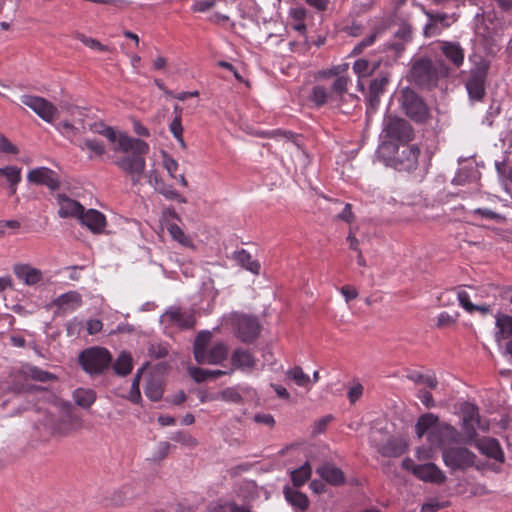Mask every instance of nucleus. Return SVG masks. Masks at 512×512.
Wrapping results in <instances>:
<instances>
[{
    "label": "nucleus",
    "instance_id": "obj_50",
    "mask_svg": "<svg viewBox=\"0 0 512 512\" xmlns=\"http://www.w3.org/2000/svg\"><path fill=\"white\" fill-rule=\"evenodd\" d=\"M409 378L412 381H414L415 383L424 384L431 389L436 388V386L438 384L437 378L434 374L424 375V374L417 373V374H413V375L409 376Z\"/></svg>",
    "mask_w": 512,
    "mask_h": 512
},
{
    "label": "nucleus",
    "instance_id": "obj_11",
    "mask_svg": "<svg viewBox=\"0 0 512 512\" xmlns=\"http://www.w3.org/2000/svg\"><path fill=\"white\" fill-rule=\"evenodd\" d=\"M438 417L432 413H426L419 417L416 425L415 432L419 438L423 437L424 434L434 433V439L437 437V433L446 434L448 436H453L456 433V430L449 424H443L440 427H437Z\"/></svg>",
    "mask_w": 512,
    "mask_h": 512
},
{
    "label": "nucleus",
    "instance_id": "obj_35",
    "mask_svg": "<svg viewBox=\"0 0 512 512\" xmlns=\"http://www.w3.org/2000/svg\"><path fill=\"white\" fill-rule=\"evenodd\" d=\"M96 397V392L90 388H78L73 392V400L84 409L90 408L94 404Z\"/></svg>",
    "mask_w": 512,
    "mask_h": 512
},
{
    "label": "nucleus",
    "instance_id": "obj_27",
    "mask_svg": "<svg viewBox=\"0 0 512 512\" xmlns=\"http://www.w3.org/2000/svg\"><path fill=\"white\" fill-rule=\"evenodd\" d=\"M483 69L478 73L477 76L470 75L466 89L471 99L481 100L485 95V80L483 77Z\"/></svg>",
    "mask_w": 512,
    "mask_h": 512
},
{
    "label": "nucleus",
    "instance_id": "obj_52",
    "mask_svg": "<svg viewBox=\"0 0 512 512\" xmlns=\"http://www.w3.org/2000/svg\"><path fill=\"white\" fill-rule=\"evenodd\" d=\"M350 82L351 80L349 77L343 75L338 76L331 86L332 92L339 96H343L347 92Z\"/></svg>",
    "mask_w": 512,
    "mask_h": 512
},
{
    "label": "nucleus",
    "instance_id": "obj_57",
    "mask_svg": "<svg viewBox=\"0 0 512 512\" xmlns=\"http://www.w3.org/2000/svg\"><path fill=\"white\" fill-rule=\"evenodd\" d=\"M388 84V78L386 76H380L373 79L369 86V92L373 94H383L386 85Z\"/></svg>",
    "mask_w": 512,
    "mask_h": 512
},
{
    "label": "nucleus",
    "instance_id": "obj_60",
    "mask_svg": "<svg viewBox=\"0 0 512 512\" xmlns=\"http://www.w3.org/2000/svg\"><path fill=\"white\" fill-rule=\"evenodd\" d=\"M57 129L62 135L69 139H72L78 133V128H76L73 124H71L68 121L60 122L57 125Z\"/></svg>",
    "mask_w": 512,
    "mask_h": 512
},
{
    "label": "nucleus",
    "instance_id": "obj_15",
    "mask_svg": "<svg viewBox=\"0 0 512 512\" xmlns=\"http://www.w3.org/2000/svg\"><path fill=\"white\" fill-rule=\"evenodd\" d=\"M27 180L33 184L45 185L50 190H57L60 187L56 172L48 167H38L30 170L27 174Z\"/></svg>",
    "mask_w": 512,
    "mask_h": 512
},
{
    "label": "nucleus",
    "instance_id": "obj_36",
    "mask_svg": "<svg viewBox=\"0 0 512 512\" xmlns=\"http://www.w3.org/2000/svg\"><path fill=\"white\" fill-rule=\"evenodd\" d=\"M189 374L194 379V381L200 383L208 379L218 378L223 375H230V372H227V370H210L199 367H190Z\"/></svg>",
    "mask_w": 512,
    "mask_h": 512
},
{
    "label": "nucleus",
    "instance_id": "obj_55",
    "mask_svg": "<svg viewBox=\"0 0 512 512\" xmlns=\"http://www.w3.org/2000/svg\"><path fill=\"white\" fill-rule=\"evenodd\" d=\"M143 369H140L136 375L134 376L133 378V381H132V385H131V390H130V393H129V400L132 401L133 403H138L139 400L141 399V393H140V389H139V383H140V377H141V372H142Z\"/></svg>",
    "mask_w": 512,
    "mask_h": 512
},
{
    "label": "nucleus",
    "instance_id": "obj_6",
    "mask_svg": "<svg viewBox=\"0 0 512 512\" xmlns=\"http://www.w3.org/2000/svg\"><path fill=\"white\" fill-rule=\"evenodd\" d=\"M401 106L405 114L416 122H423L429 116L427 105L410 88H404L401 91Z\"/></svg>",
    "mask_w": 512,
    "mask_h": 512
},
{
    "label": "nucleus",
    "instance_id": "obj_58",
    "mask_svg": "<svg viewBox=\"0 0 512 512\" xmlns=\"http://www.w3.org/2000/svg\"><path fill=\"white\" fill-rule=\"evenodd\" d=\"M457 299L459 305L468 313H473V303L471 302V297L469 293L465 290H459L457 292Z\"/></svg>",
    "mask_w": 512,
    "mask_h": 512
},
{
    "label": "nucleus",
    "instance_id": "obj_34",
    "mask_svg": "<svg viewBox=\"0 0 512 512\" xmlns=\"http://www.w3.org/2000/svg\"><path fill=\"white\" fill-rule=\"evenodd\" d=\"M283 493L285 499L294 507L305 511L309 506V500L306 494L294 490L288 486L284 487Z\"/></svg>",
    "mask_w": 512,
    "mask_h": 512
},
{
    "label": "nucleus",
    "instance_id": "obj_64",
    "mask_svg": "<svg viewBox=\"0 0 512 512\" xmlns=\"http://www.w3.org/2000/svg\"><path fill=\"white\" fill-rule=\"evenodd\" d=\"M0 152L6 154H17V147L10 142V140L0 133Z\"/></svg>",
    "mask_w": 512,
    "mask_h": 512
},
{
    "label": "nucleus",
    "instance_id": "obj_42",
    "mask_svg": "<svg viewBox=\"0 0 512 512\" xmlns=\"http://www.w3.org/2000/svg\"><path fill=\"white\" fill-rule=\"evenodd\" d=\"M24 375L27 378H30L32 380L39 381V382H48V381L56 379V377L53 374H51L47 371H44L36 366L25 367Z\"/></svg>",
    "mask_w": 512,
    "mask_h": 512
},
{
    "label": "nucleus",
    "instance_id": "obj_4",
    "mask_svg": "<svg viewBox=\"0 0 512 512\" xmlns=\"http://www.w3.org/2000/svg\"><path fill=\"white\" fill-rule=\"evenodd\" d=\"M79 361L82 368L89 374H100L106 370L112 361L110 352L102 347H92L84 350Z\"/></svg>",
    "mask_w": 512,
    "mask_h": 512
},
{
    "label": "nucleus",
    "instance_id": "obj_26",
    "mask_svg": "<svg viewBox=\"0 0 512 512\" xmlns=\"http://www.w3.org/2000/svg\"><path fill=\"white\" fill-rule=\"evenodd\" d=\"M82 427V418L76 414L68 413L58 422L55 431L60 435H68L73 431L82 429Z\"/></svg>",
    "mask_w": 512,
    "mask_h": 512
},
{
    "label": "nucleus",
    "instance_id": "obj_22",
    "mask_svg": "<svg viewBox=\"0 0 512 512\" xmlns=\"http://www.w3.org/2000/svg\"><path fill=\"white\" fill-rule=\"evenodd\" d=\"M441 52L455 67H460L463 65L465 52L458 42L442 41Z\"/></svg>",
    "mask_w": 512,
    "mask_h": 512
},
{
    "label": "nucleus",
    "instance_id": "obj_32",
    "mask_svg": "<svg viewBox=\"0 0 512 512\" xmlns=\"http://www.w3.org/2000/svg\"><path fill=\"white\" fill-rule=\"evenodd\" d=\"M234 260L237 262L238 265L246 269L247 271H250L251 273L258 275L260 273L261 265L260 263L253 259L251 254L242 249L239 251H236L233 256Z\"/></svg>",
    "mask_w": 512,
    "mask_h": 512
},
{
    "label": "nucleus",
    "instance_id": "obj_41",
    "mask_svg": "<svg viewBox=\"0 0 512 512\" xmlns=\"http://www.w3.org/2000/svg\"><path fill=\"white\" fill-rule=\"evenodd\" d=\"M312 468L308 462L291 472V480L294 486L299 487L305 484L310 478Z\"/></svg>",
    "mask_w": 512,
    "mask_h": 512
},
{
    "label": "nucleus",
    "instance_id": "obj_28",
    "mask_svg": "<svg viewBox=\"0 0 512 512\" xmlns=\"http://www.w3.org/2000/svg\"><path fill=\"white\" fill-rule=\"evenodd\" d=\"M495 318V340L497 343H501L502 340L508 339L512 336V316L507 314H497Z\"/></svg>",
    "mask_w": 512,
    "mask_h": 512
},
{
    "label": "nucleus",
    "instance_id": "obj_49",
    "mask_svg": "<svg viewBox=\"0 0 512 512\" xmlns=\"http://www.w3.org/2000/svg\"><path fill=\"white\" fill-rule=\"evenodd\" d=\"M161 155H162V165H163L164 169H166L168 175L172 179H175L176 178L175 173L178 169V162L165 151H162Z\"/></svg>",
    "mask_w": 512,
    "mask_h": 512
},
{
    "label": "nucleus",
    "instance_id": "obj_48",
    "mask_svg": "<svg viewBox=\"0 0 512 512\" xmlns=\"http://www.w3.org/2000/svg\"><path fill=\"white\" fill-rule=\"evenodd\" d=\"M470 61L473 63V67L470 70V75L477 76L478 73L483 69V77L486 78L489 68L488 62L481 56L477 55L471 56Z\"/></svg>",
    "mask_w": 512,
    "mask_h": 512
},
{
    "label": "nucleus",
    "instance_id": "obj_39",
    "mask_svg": "<svg viewBox=\"0 0 512 512\" xmlns=\"http://www.w3.org/2000/svg\"><path fill=\"white\" fill-rule=\"evenodd\" d=\"M132 357L128 352H121L114 363V371L116 374L125 376L132 371Z\"/></svg>",
    "mask_w": 512,
    "mask_h": 512
},
{
    "label": "nucleus",
    "instance_id": "obj_61",
    "mask_svg": "<svg viewBox=\"0 0 512 512\" xmlns=\"http://www.w3.org/2000/svg\"><path fill=\"white\" fill-rule=\"evenodd\" d=\"M215 0H195L191 6L193 12H207L215 6Z\"/></svg>",
    "mask_w": 512,
    "mask_h": 512
},
{
    "label": "nucleus",
    "instance_id": "obj_33",
    "mask_svg": "<svg viewBox=\"0 0 512 512\" xmlns=\"http://www.w3.org/2000/svg\"><path fill=\"white\" fill-rule=\"evenodd\" d=\"M286 378L297 386L311 390V377L300 366H294L285 372Z\"/></svg>",
    "mask_w": 512,
    "mask_h": 512
},
{
    "label": "nucleus",
    "instance_id": "obj_13",
    "mask_svg": "<svg viewBox=\"0 0 512 512\" xmlns=\"http://www.w3.org/2000/svg\"><path fill=\"white\" fill-rule=\"evenodd\" d=\"M424 14L428 18V22L423 28V33L425 37L429 38L440 35L443 30L450 27L456 21L452 15L446 13H433L424 10Z\"/></svg>",
    "mask_w": 512,
    "mask_h": 512
},
{
    "label": "nucleus",
    "instance_id": "obj_20",
    "mask_svg": "<svg viewBox=\"0 0 512 512\" xmlns=\"http://www.w3.org/2000/svg\"><path fill=\"white\" fill-rule=\"evenodd\" d=\"M78 220L92 233H101L106 226L105 216L95 209H88L87 211L83 209V212L81 213Z\"/></svg>",
    "mask_w": 512,
    "mask_h": 512
},
{
    "label": "nucleus",
    "instance_id": "obj_8",
    "mask_svg": "<svg viewBox=\"0 0 512 512\" xmlns=\"http://www.w3.org/2000/svg\"><path fill=\"white\" fill-rule=\"evenodd\" d=\"M232 317L236 336L242 342L251 343L258 337L261 327L256 317L237 313Z\"/></svg>",
    "mask_w": 512,
    "mask_h": 512
},
{
    "label": "nucleus",
    "instance_id": "obj_17",
    "mask_svg": "<svg viewBox=\"0 0 512 512\" xmlns=\"http://www.w3.org/2000/svg\"><path fill=\"white\" fill-rule=\"evenodd\" d=\"M475 447L484 456L503 463L505 460L504 452L499 442L491 437H484L474 442Z\"/></svg>",
    "mask_w": 512,
    "mask_h": 512
},
{
    "label": "nucleus",
    "instance_id": "obj_10",
    "mask_svg": "<svg viewBox=\"0 0 512 512\" xmlns=\"http://www.w3.org/2000/svg\"><path fill=\"white\" fill-rule=\"evenodd\" d=\"M462 414L463 430L469 439L475 437L478 429L483 431L488 430V422L481 420L479 410L474 404L464 403L462 406Z\"/></svg>",
    "mask_w": 512,
    "mask_h": 512
},
{
    "label": "nucleus",
    "instance_id": "obj_2",
    "mask_svg": "<svg viewBox=\"0 0 512 512\" xmlns=\"http://www.w3.org/2000/svg\"><path fill=\"white\" fill-rule=\"evenodd\" d=\"M212 333L204 330L197 334L193 344V354L195 361L200 365H219L222 364L229 355V347L219 341L211 345Z\"/></svg>",
    "mask_w": 512,
    "mask_h": 512
},
{
    "label": "nucleus",
    "instance_id": "obj_56",
    "mask_svg": "<svg viewBox=\"0 0 512 512\" xmlns=\"http://www.w3.org/2000/svg\"><path fill=\"white\" fill-rule=\"evenodd\" d=\"M79 147L81 149H88L93 152L95 155L101 156L104 154L105 149L100 141L94 139H86L83 144H80Z\"/></svg>",
    "mask_w": 512,
    "mask_h": 512
},
{
    "label": "nucleus",
    "instance_id": "obj_43",
    "mask_svg": "<svg viewBox=\"0 0 512 512\" xmlns=\"http://www.w3.org/2000/svg\"><path fill=\"white\" fill-rule=\"evenodd\" d=\"M157 192L167 200L176 201L181 204L187 203V198L179 193L172 185L161 183V187L157 188Z\"/></svg>",
    "mask_w": 512,
    "mask_h": 512
},
{
    "label": "nucleus",
    "instance_id": "obj_45",
    "mask_svg": "<svg viewBox=\"0 0 512 512\" xmlns=\"http://www.w3.org/2000/svg\"><path fill=\"white\" fill-rule=\"evenodd\" d=\"M428 441L430 442L429 446H427V447L423 446V447H419L416 449V458L419 461H425V460L432 459L435 454V446L441 444L440 442L435 443L433 432L429 434Z\"/></svg>",
    "mask_w": 512,
    "mask_h": 512
},
{
    "label": "nucleus",
    "instance_id": "obj_24",
    "mask_svg": "<svg viewBox=\"0 0 512 512\" xmlns=\"http://www.w3.org/2000/svg\"><path fill=\"white\" fill-rule=\"evenodd\" d=\"M317 474L331 485H341L345 482L343 471L331 463H325L316 470Z\"/></svg>",
    "mask_w": 512,
    "mask_h": 512
},
{
    "label": "nucleus",
    "instance_id": "obj_12",
    "mask_svg": "<svg viewBox=\"0 0 512 512\" xmlns=\"http://www.w3.org/2000/svg\"><path fill=\"white\" fill-rule=\"evenodd\" d=\"M420 155V148L416 144H402L396 153L393 167L399 171H414L418 167Z\"/></svg>",
    "mask_w": 512,
    "mask_h": 512
},
{
    "label": "nucleus",
    "instance_id": "obj_16",
    "mask_svg": "<svg viewBox=\"0 0 512 512\" xmlns=\"http://www.w3.org/2000/svg\"><path fill=\"white\" fill-rule=\"evenodd\" d=\"M256 365L257 359L249 350L238 348L231 354V368L227 372L232 374L235 370H239L244 373H250L255 369Z\"/></svg>",
    "mask_w": 512,
    "mask_h": 512
},
{
    "label": "nucleus",
    "instance_id": "obj_38",
    "mask_svg": "<svg viewBox=\"0 0 512 512\" xmlns=\"http://www.w3.org/2000/svg\"><path fill=\"white\" fill-rule=\"evenodd\" d=\"M495 168L498 173L500 182L503 185L505 191L507 193L511 194V197H512V192L508 187L509 184H512V167L508 166L505 161H502V162L497 161L495 163Z\"/></svg>",
    "mask_w": 512,
    "mask_h": 512
},
{
    "label": "nucleus",
    "instance_id": "obj_21",
    "mask_svg": "<svg viewBox=\"0 0 512 512\" xmlns=\"http://www.w3.org/2000/svg\"><path fill=\"white\" fill-rule=\"evenodd\" d=\"M57 204L59 206L58 215L61 218L79 219L84 209L78 201L71 199L64 194L57 195Z\"/></svg>",
    "mask_w": 512,
    "mask_h": 512
},
{
    "label": "nucleus",
    "instance_id": "obj_9",
    "mask_svg": "<svg viewBox=\"0 0 512 512\" xmlns=\"http://www.w3.org/2000/svg\"><path fill=\"white\" fill-rule=\"evenodd\" d=\"M21 102L48 123H52L58 113V109L53 103L40 96L22 95Z\"/></svg>",
    "mask_w": 512,
    "mask_h": 512
},
{
    "label": "nucleus",
    "instance_id": "obj_18",
    "mask_svg": "<svg viewBox=\"0 0 512 512\" xmlns=\"http://www.w3.org/2000/svg\"><path fill=\"white\" fill-rule=\"evenodd\" d=\"M21 168L8 165L0 168V187H7L9 194L14 195L17 192L18 184L22 180Z\"/></svg>",
    "mask_w": 512,
    "mask_h": 512
},
{
    "label": "nucleus",
    "instance_id": "obj_53",
    "mask_svg": "<svg viewBox=\"0 0 512 512\" xmlns=\"http://www.w3.org/2000/svg\"><path fill=\"white\" fill-rule=\"evenodd\" d=\"M145 394L150 400L158 401L163 395L162 386L155 381H150L145 388Z\"/></svg>",
    "mask_w": 512,
    "mask_h": 512
},
{
    "label": "nucleus",
    "instance_id": "obj_54",
    "mask_svg": "<svg viewBox=\"0 0 512 512\" xmlns=\"http://www.w3.org/2000/svg\"><path fill=\"white\" fill-rule=\"evenodd\" d=\"M79 40L87 47L97 50L100 52H111L112 49L106 45L101 44L97 39L86 37L84 35H81L79 37Z\"/></svg>",
    "mask_w": 512,
    "mask_h": 512
},
{
    "label": "nucleus",
    "instance_id": "obj_19",
    "mask_svg": "<svg viewBox=\"0 0 512 512\" xmlns=\"http://www.w3.org/2000/svg\"><path fill=\"white\" fill-rule=\"evenodd\" d=\"M411 76L419 84L431 82L435 77V69L432 61L427 58L415 61L411 69Z\"/></svg>",
    "mask_w": 512,
    "mask_h": 512
},
{
    "label": "nucleus",
    "instance_id": "obj_37",
    "mask_svg": "<svg viewBox=\"0 0 512 512\" xmlns=\"http://www.w3.org/2000/svg\"><path fill=\"white\" fill-rule=\"evenodd\" d=\"M90 129L94 133L103 135L105 138H107L111 143H114L115 145L119 143L121 135H127L124 132L114 130L110 126H106L103 123H94Z\"/></svg>",
    "mask_w": 512,
    "mask_h": 512
},
{
    "label": "nucleus",
    "instance_id": "obj_5",
    "mask_svg": "<svg viewBox=\"0 0 512 512\" xmlns=\"http://www.w3.org/2000/svg\"><path fill=\"white\" fill-rule=\"evenodd\" d=\"M402 467L410 471L416 478L426 483L442 484L447 478L445 473L432 462L416 464L411 458L407 457L403 459Z\"/></svg>",
    "mask_w": 512,
    "mask_h": 512
},
{
    "label": "nucleus",
    "instance_id": "obj_62",
    "mask_svg": "<svg viewBox=\"0 0 512 512\" xmlns=\"http://www.w3.org/2000/svg\"><path fill=\"white\" fill-rule=\"evenodd\" d=\"M176 442H179L185 446L194 447L197 445V440L188 433L177 432L172 437Z\"/></svg>",
    "mask_w": 512,
    "mask_h": 512
},
{
    "label": "nucleus",
    "instance_id": "obj_44",
    "mask_svg": "<svg viewBox=\"0 0 512 512\" xmlns=\"http://www.w3.org/2000/svg\"><path fill=\"white\" fill-rule=\"evenodd\" d=\"M470 214L475 218L492 220L496 223H504L506 221V217L504 215L499 214L489 208H476L472 210Z\"/></svg>",
    "mask_w": 512,
    "mask_h": 512
},
{
    "label": "nucleus",
    "instance_id": "obj_46",
    "mask_svg": "<svg viewBox=\"0 0 512 512\" xmlns=\"http://www.w3.org/2000/svg\"><path fill=\"white\" fill-rule=\"evenodd\" d=\"M329 94L327 89L322 85H315L310 93L309 99L316 106H323L328 100Z\"/></svg>",
    "mask_w": 512,
    "mask_h": 512
},
{
    "label": "nucleus",
    "instance_id": "obj_47",
    "mask_svg": "<svg viewBox=\"0 0 512 512\" xmlns=\"http://www.w3.org/2000/svg\"><path fill=\"white\" fill-rule=\"evenodd\" d=\"M374 68L370 62L365 59H358L353 64V71L358 78L367 77L372 74Z\"/></svg>",
    "mask_w": 512,
    "mask_h": 512
},
{
    "label": "nucleus",
    "instance_id": "obj_63",
    "mask_svg": "<svg viewBox=\"0 0 512 512\" xmlns=\"http://www.w3.org/2000/svg\"><path fill=\"white\" fill-rule=\"evenodd\" d=\"M376 33H372L369 36H367L365 39H363L361 42H359L352 50V55H358L363 52L364 49L371 46L376 39Z\"/></svg>",
    "mask_w": 512,
    "mask_h": 512
},
{
    "label": "nucleus",
    "instance_id": "obj_31",
    "mask_svg": "<svg viewBox=\"0 0 512 512\" xmlns=\"http://www.w3.org/2000/svg\"><path fill=\"white\" fill-rule=\"evenodd\" d=\"M399 151L400 145H397L396 141L384 138L378 147L377 153L378 156L383 159L387 165L393 167V162H395L396 159V153Z\"/></svg>",
    "mask_w": 512,
    "mask_h": 512
},
{
    "label": "nucleus",
    "instance_id": "obj_23",
    "mask_svg": "<svg viewBox=\"0 0 512 512\" xmlns=\"http://www.w3.org/2000/svg\"><path fill=\"white\" fill-rule=\"evenodd\" d=\"M53 305H55L58 310L63 313L71 312L76 310L82 305V297L76 291H70L58 296L54 301Z\"/></svg>",
    "mask_w": 512,
    "mask_h": 512
},
{
    "label": "nucleus",
    "instance_id": "obj_29",
    "mask_svg": "<svg viewBox=\"0 0 512 512\" xmlns=\"http://www.w3.org/2000/svg\"><path fill=\"white\" fill-rule=\"evenodd\" d=\"M377 449L378 452L385 457H398L406 451L407 444L402 438H390L384 445L379 446Z\"/></svg>",
    "mask_w": 512,
    "mask_h": 512
},
{
    "label": "nucleus",
    "instance_id": "obj_1",
    "mask_svg": "<svg viewBox=\"0 0 512 512\" xmlns=\"http://www.w3.org/2000/svg\"><path fill=\"white\" fill-rule=\"evenodd\" d=\"M113 150L126 154L118 158L115 165L129 176L133 185L140 184L146 171L145 156L150 150L149 144L127 134L120 136L119 143L113 147Z\"/></svg>",
    "mask_w": 512,
    "mask_h": 512
},
{
    "label": "nucleus",
    "instance_id": "obj_30",
    "mask_svg": "<svg viewBox=\"0 0 512 512\" xmlns=\"http://www.w3.org/2000/svg\"><path fill=\"white\" fill-rule=\"evenodd\" d=\"M166 229L171 238L184 248L195 249L192 237L185 233L184 230L176 223H167Z\"/></svg>",
    "mask_w": 512,
    "mask_h": 512
},
{
    "label": "nucleus",
    "instance_id": "obj_59",
    "mask_svg": "<svg viewBox=\"0 0 512 512\" xmlns=\"http://www.w3.org/2000/svg\"><path fill=\"white\" fill-rule=\"evenodd\" d=\"M218 396L219 399L232 403H239L242 400L239 392L233 388H227L223 390L222 392L218 393Z\"/></svg>",
    "mask_w": 512,
    "mask_h": 512
},
{
    "label": "nucleus",
    "instance_id": "obj_40",
    "mask_svg": "<svg viewBox=\"0 0 512 512\" xmlns=\"http://www.w3.org/2000/svg\"><path fill=\"white\" fill-rule=\"evenodd\" d=\"M211 512H251L245 506H239L234 502L226 500H218L211 504Z\"/></svg>",
    "mask_w": 512,
    "mask_h": 512
},
{
    "label": "nucleus",
    "instance_id": "obj_51",
    "mask_svg": "<svg viewBox=\"0 0 512 512\" xmlns=\"http://www.w3.org/2000/svg\"><path fill=\"white\" fill-rule=\"evenodd\" d=\"M364 387L359 381H353L348 386L347 397L351 404H355L363 395Z\"/></svg>",
    "mask_w": 512,
    "mask_h": 512
},
{
    "label": "nucleus",
    "instance_id": "obj_25",
    "mask_svg": "<svg viewBox=\"0 0 512 512\" xmlns=\"http://www.w3.org/2000/svg\"><path fill=\"white\" fill-rule=\"evenodd\" d=\"M15 275L26 285H35L42 280V272L27 264H18L14 266Z\"/></svg>",
    "mask_w": 512,
    "mask_h": 512
},
{
    "label": "nucleus",
    "instance_id": "obj_14",
    "mask_svg": "<svg viewBox=\"0 0 512 512\" xmlns=\"http://www.w3.org/2000/svg\"><path fill=\"white\" fill-rule=\"evenodd\" d=\"M160 320L163 324L176 326L182 329L192 328L195 324L193 314L177 306L169 307L162 314Z\"/></svg>",
    "mask_w": 512,
    "mask_h": 512
},
{
    "label": "nucleus",
    "instance_id": "obj_3",
    "mask_svg": "<svg viewBox=\"0 0 512 512\" xmlns=\"http://www.w3.org/2000/svg\"><path fill=\"white\" fill-rule=\"evenodd\" d=\"M476 459L477 456L466 447L453 446L442 450L443 463L451 471H464L470 467L480 470L482 465L478 464Z\"/></svg>",
    "mask_w": 512,
    "mask_h": 512
},
{
    "label": "nucleus",
    "instance_id": "obj_7",
    "mask_svg": "<svg viewBox=\"0 0 512 512\" xmlns=\"http://www.w3.org/2000/svg\"><path fill=\"white\" fill-rule=\"evenodd\" d=\"M382 137L393 141H408L412 137V128L404 119L387 115L383 121Z\"/></svg>",
    "mask_w": 512,
    "mask_h": 512
}]
</instances>
